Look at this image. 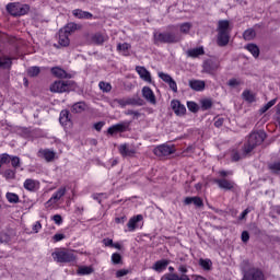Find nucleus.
<instances>
[{
  "instance_id": "nucleus-1",
  "label": "nucleus",
  "mask_w": 280,
  "mask_h": 280,
  "mask_svg": "<svg viewBox=\"0 0 280 280\" xmlns=\"http://www.w3.org/2000/svg\"><path fill=\"white\" fill-rule=\"evenodd\" d=\"M266 139V132L264 131H257L249 136L248 139V145L245 148L244 154H248V152H253V148L255 145H260V143H264ZM244 154H240L237 151H232V161H240Z\"/></svg>"
},
{
  "instance_id": "nucleus-2",
  "label": "nucleus",
  "mask_w": 280,
  "mask_h": 280,
  "mask_svg": "<svg viewBox=\"0 0 280 280\" xmlns=\"http://www.w3.org/2000/svg\"><path fill=\"white\" fill-rule=\"evenodd\" d=\"M231 28L229 27V21L222 20L219 21L218 24V43L221 47L224 45H229V32Z\"/></svg>"
},
{
  "instance_id": "nucleus-3",
  "label": "nucleus",
  "mask_w": 280,
  "mask_h": 280,
  "mask_svg": "<svg viewBox=\"0 0 280 280\" xmlns=\"http://www.w3.org/2000/svg\"><path fill=\"white\" fill-rule=\"evenodd\" d=\"M51 256L57 264H69L75 259L73 252L67 249H56Z\"/></svg>"
},
{
  "instance_id": "nucleus-4",
  "label": "nucleus",
  "mask_w": 280,
  "mask_h": 280,
  "mask_svg": "<svg viewBox=\"0 0 280 280\" xmlns=\"http://www.w3.org/2000/svg\"><path fill=\"white\" fill-rule=\"evenodd\" d=\"M182 38L180 33L165 32L154 34V39L158 43H179Z\"/></svg>"
},
{
  "instance_id": "nucleus-5",
  "label": "nucleus",
  "mask_w": 280,
  "mask_h": 280,
  "mask_svg": "<svg viewBox=\"0 0 280 280\" xmlns=\"http://www.w3.org/2000/svg\"><path fill=\"white\" fill-rule=\"evenodd\" d=\"M7 10L12 16H23L30 12V7L21 3H11L7 5Z\"/></svg>"
},
{
  "instance_id": "nucleus-6",
  "label": "nucleus",
  "mask_w": 280,
  "mask_h": 280,
  "mask_svg": "<svg viewBox=\"0 0 280 280\" xmlns=\"http://www.w3.org/2000/svg\"><path fill=\"white\" fill-rule=\"evenodd\" d=\"M67 194V187H60L51 197L50 199L45 203L46 208L49 209L51 207H56L60 200H62V197Z\"/></svg>"
},
{
  "instance_id": "nucleus-7",
  "label": "nucleus",
  "mask_w": 280,
  "mask_h": 280,
  "mask_svg": "<svg viewBox=\"0 0 280 280\" xmlns=\"http://www.w3.org/2000/svg\"><path fill=\"white\" fill-rule=\"evenodd\" d=\"M153 152L155 156H170V154H174L176 152V149L174 145L162 144L156 147Z\"/></svg>"
},
{
  "instance_id": "nucleus-8",
  "label": "nucleus",
  "mask_w": 280,
  "mask_h": 280,
  "mask_svg": "<svg viewBox=\"0 0 280 280\" xmlns=\"http://www.w3.org/2000/svg\"><path fill=\"white\" fill-rule=\"evenodd\" d=\"M159 78L161 80H163V82L168 84V86L173 93H178V85L176 84V81H174V79H172V77L170 74L164 73V72H159Z\"/></svg>"
},
{
  "instance_id": "nucleus-9",
  "label": "nucleus",
  "mask_w": 280,
  "mask_h": 280,
  "mask_svg": "<svg viewBox=\"0 0 280 280\" xmlns=\"http://www.w3.org/2000/svg\"><path fill=\"white\" fill-rule=\"evenodd\" d=\"M69 82L56 81L50 85L51 93H67L69 91Z\"/></svg>"
},
{
  "instance_id": "nucleus-10",
  "label": "nucleus",
  "mask_w": 280,
  "mask_h": 280,
  "mask_svg": "<svg viewBox=\"0 0 280 280\" xmlns=\"http://www.w3.org/2000/svg\"><path fill=\"white\" fill-rule=\"evenodd\" d=\"M243 280H265L264 272L258 269H250L244 273Z\"/></svg>"
},
{
  "instance_id": "nucleus-11",
  "label": "nucleus",
  "mask_w": 280,
  "mask_h": 280,
  "mask_svg": "<svg viewBox=\"0 0 280 280\" xmlns=\"http://www.w3.org/2000/svg\"><path fill=\"white\" fill-rule=\"evenodd\" d=\"M38 158L44 159L48 163L54 161L56 159V153L52 150L49 149H42L38 151Z\"/></svg>"
},
{
  "instance_id": "nucleus-12",
  "label": "nucleus",
  "mask_w": 280,
  "mask_h": 280,
  "mask_svg": "<svg viewBox=\"0 0 280 280\" xmlns=\"http://www.w3.org/2000/svg\"><path fill=\"white\" fill-rule=\"evenodd\" d=\"M171 107L174 110L175 115L183 116L187 113L185 105L180 104L179 101H172Z\"/></svg>"
},
{
  "instance_id": "nucleus-13",
  "label": "nucleus",
  "mask_w": 280,
  "mask_h": 280,
  "mask_svg": "<svg viewBox=\"0 0 280 280\" xmlns=\"http://www.w3.org/2000/svg\"><path fill=\"white\" fill-rule=\"evenodd\" d=\"M128 122H120L108 128V135H116V132H126L128 130Z\"/></svg>"
},
{
  "instance_id": "nucleus-14",
  "label": "nucleus",
  "mask_w": 280,
  "mask_h": 280,
  "mask_svg": "<svg viewBox=\"0 0 280 280\" xmlns=\"http://www.w3.org/2000/svg\"><path fill=\"white\" fill-rule=\"evenodd\" d=\"M188 85L192 91L202 92L205 91L206 83L202 80L192 79L188 82Z\"/></svg>"
},
{
  "instance_id": "nucleus-15",
  "label": "nucleus",
  "mask_w": 280,
  "mask_h": 280,
  "mask_svg": "<svg viewBox=\"0 0 280 280\" xmlns=\"http://www.w3.org/2000/svg\"><path fill=\"white\" fill-rule=\"evenodd\" d=\"M142 95L144 100L150 102V104H156V96H154V92L152 91V89L144 86L142 89Z\"/></svg>"
},
{
  "instance_id": "nucleus-16",
  "label": "nucleus",
  "mask_w": 280,
  "mask_h": 280,
  "mask_svg": "<svg viewBox=\"0 0 280 280\" xmlns=\"http://www.w3.org/2000/svg\"><path fill=\"white\" fill-rule=\"evenodd\" d=\"M40 188V183L35 179H26L24 182V189H27V191H37V189Z\"/></svg>"
},
{
  "instance_id": "nucleus-17",
  "label": "nucleus",
  "mask_w": 280,
  "mask_h": 280,
  "mask_svg": "<svg viewBox=\"0 0 280 280\" xmlns=\"http://www.w3.org/2000/svg\"><path fill=\"white\" fill-rule=\"evenodd\" d=\"M137 73L140 75L141 80L144 82H152V75L150 74V71L143 67H137L136 68Z\"/></svg>"
},
{
  "instance_id": "nucleus-18",
  "label": "nucleus",
  "mask_w": 280,
  "mask_h": 280,
  "mask_svg": "<svg viewBox=\"0 0 280 280\" xmlns=\"http://www.w3.org/2000/svg\"><path fill=\"white\" fill-rule=\"evenodd\" d=\"M113 106H120V108H124L126 106H130L132 104H136L135 98H121V100H115L113 101Z\"/></svg>"
},
{
  "instance_id": "nucleus-19",
  "label": "nucleus",
  "mask_w": 280,
  "mask_h": 280,
  "mask_svg": "<svg viewBox=\"0 0 280 280\" xmlns=\"http://www.w3.org/2000/svg\"><path fill=\"white\" fill-rule=\"evenodd\" d=\"M130 44L122 43L117 45V51L121 54V56H130Z\"/></svg>"
},
{
  "instance_id": "nucleus-20",
  "label": "nucleus",
  "mask_w": 280,
  "mask_h": 280,
  "mask_svg": "<svg viewBox=\"0 0 280 280\" xmlns=\"http://www.w3.org/2000/svg\"><path fill=\"white\" fill-rule=\"evenodd\" d=\"M167 266H170L168 260H159L153 265L152 268L155 270V272H163Z\"/></svg>"
},
{
  "instance_id": "nucleus-21",
  "label": "nucleus",
  "mask_w": 280,
  "mask_h": 280,
  "mask_svg": "<svg viewBox=\"0 0 280 280\" xmlns=\"http://www.w3.org/2000/svg\"><path fill=\"white\" fill-rule=\"evenodd\" d=\"M59 121L61 126H71V118L69 117L68 110H62L60 113Z\"/></svg>"
},
{
  "instance_id": "nucleus-22",
  "label": "nucleus",
  "mask_w": 280,
  "mask_h": 280,
  "mask_svg": "<svg viewBox=\"0 0 280 280\" xmlns=\"http://www.w3.org/2000/svg\"><path fill=\"white\" fill-rule=\"evenodd\" d=\"M203 55H205V48L202 47L191 48L187 51V56H189V58H198V56H203Z\"/></svg>"
},
{
  "instance_id": "nucleus-23",
  "label": "nucleus",
  "mask_w": 280,
  "mask_h": 280,
  "mask_svg": "<svg viewBox=\"0 0 280 280\" xmlns=\"http://www.w3.org/2000/svg\"><path fill=\"white\" fill-rule=\"evenodd\" d=\"M142 220H143V217L141 214H138L137 217L131 218L127 224L129 231H135V229H137L138 222H141Z\"/></svg>"
},
{
  "instance_id": "nucleus-24",
  "label": "nucleus",
  "mask_w": 280,
  "mask_h": 280,
  "mask_svg": "<svg viewBox=\"0 0 280 280\" xmlns=\"http://www.w3.org/2000/svg\"><path fill=\"white\" fill-rule=\"evenodd\" d=\"M72 14L75 16V19H93V14L80 9L73 10Z\"/></svg>"
},
{
  "instance_id": "nucleus-25",
  "label": "nucleus",
  "mask_w": 280,
  "mask_h": 280,
  "mask_svg": "<svg viewBox=\"0 0 280 280\" xmlns=\"http://www.w3.org/2000/svg\"><path fill=\"white\" fill-rule=\"evenodd\" d=\"M75 30H80V26H78L75 23H69L63 28H61L62 33L67 34L68 36H71Z\"/></svg>"
},
{
  "instance_id": "nucleus-26",
  "label": "nucleus",
  "mask_w": 280,
  "mask_h": 280,
  "mask_svg": "<svg viewBox=\"0 0 280 280\" xmlns=\"http://www.w3.org/2000/svg\"><path fill=\"white\" fill-rule=\"evenodd\" d=\"M119 152L122 156H132L135 154V149L129 148L128 144H122L119 147Z\"/></svg>"
},
{
  "instance_id": "nucleus-27",
  "label": "nucleus",
  "mask_w": 280,
  "mask_h": 280,
  "mask_svg": "<svg viewBox=\"0 0 280 280\" xmlns=\"http://www.w3.org/2000/svg\"><path fill=\"white\" fill-rule=\"evenodd\" d=\"M69 35L67 33H63L61 30L59 31V45L61 47H69Z\"/></svg>"
},
{
  "instance_id": "nucleus-28",
  "label": "nucleus",
  "mask_w": 280,
  "mask_h": 280,
  "mask_svg": "<svg viewBox=\"0 0 280 280\" xmlns=\"http://www.w3.org/2000/svg\"><path fill=\"white\" fill-rule=\"evenodd\" d=\"M215 183L219 185L221 189H233L234 185L233 182H229L226 179H217Z\"/></svg>"
},
{
  "instance_id": "nucleus-29",
  "label": "nucleus",
  "mask_w": 280,
  "mask_h": 280,
  "mask_svg": "<svg viewBox=\"0 0 280 280\" xmlns=\"http://www.w3.org/2000/svg\"><path fill=\"white\" fill-rule=\"evenodd\" d=\"M185 205H195V207H202V199L200 197H187Z\"/></svg>"
},
{
  "instance_id": "nucleus-30",
  "label": "nucleus",
  "mask_w": 280,
  "mask_h": 280,
  "mask_svg": "<svg viewBox=\"0 0 280 280\" xmlns=\"http://www.w3.org/2000/svg\"><path fill=\"white\" fill-rule=\"evenodd\" d=\"M45 68H40L37 66H33L31 68L27 69V73L31 78H36V75H38Z\"/></svg>"
},
{
  "instance_id": "nucleus-31",
  "label": "nucleus",
  "mask_w": 280,
  "mask_h": 280,
  "mask_svg": "<svg viewBox=\"0 0 280 280\" xmlns=\"http://www.w3.org/2000/svg\"><path fill=\"white\" fill-rule=\"evenodd\" d=\"M12 67V59L8 57H0V69H10Z\"/></svg>"
},
{
  "instance_id": "nucleus-32",
  "label": "nucleus",
  "mask_w": 280,
  "mask_h": 280,
  "mask_svg": "<svg viewBox=\"0 0 280 280\" xmlns=\"http://www.w3.org/2000/svg\"><path fill=\"white\" fill-rule=\"evenodd\" d=\"M246 49H247V51H249V54H252V56H254V58L259 57V47H257V45L249 44L246 46Z\"/></svg>"
},
{
  "instance_id": "nucleus-33",
  "label": "nucleus",
  "mask_w": 280,
  "mask_h": 280,
  "mask_svg": "<svg viewBox=\"0 0 280 280\" xmlns=\"http://www.w3.org/2000/svg\"><path fill=\"white\" fill-rule=\"evenodd\" d=\"M52 75H56V78H67V72L61 68H52L51 69Z\"/></svg>"
},
{
  "instance_id": "nucleus-34",
  "label": "nucleus",
  "mask_w": 280,
  "mask_h": 280,
  "mask_svg": "<svg viewBox=\"0 0 280 280\" xmlns=\"http://www.w3.org/2000/svg\"><path fill=\"white\" fill-rule=\"evenodd\" d=\"M83 110H86V104L80 102V103H75L72 106V113H83Z\"/></svg>"
},
{
  "instance_id": "nucleus-35",
  "label": "nucleus",
  "mask_w": 280,
  "mask_h": 280,
  "mask_svg": "<svg viewBox=\"0 0 280 280\" xmlns=\"http://www.w3.org/2000/svg\"><path fill=\"white\" fill-rule=\"evenodd\" d=\"M243 98L245 100V102L253 104V102H255V94L250 91H244Z\"/></svg>"
},
{
  "instance_id": "nucleus-36",
  "label": "nucleus",
  "mask_w": 280,
  "mask_h": 280,
  "mask_svg": "<svg viewBox=\"0 0 280 280\" xmlns=\"http://www.w3.org/2000/svg\"><path fill=\"white\" fill-rule=\"evenodd\" d=\"M190 30H191V23L186 22V23L179 24L180 34H189Z\"/></svg>"
},
{
  "instance_id": "nucleus-37",
  "label": "nucleus",
  "mask_w": 280,
  "mask_h": 280,
  "mask_svg": "<svg viewBox=\"0 0 280 280\" xmlns=\"http://www.w3.org/2000/svg\"><path fill=\"white\" fill-rule=\"evenodd\" d=\"M213 106V101L211 98H202L201 100V108L203 110H209Z\"/></svg>"
},
{
  "instance_id": "nucleus-38",
  "label": "nucleus",
  "mask_w": 280,
  "mask_h": 280,
  "mask_svg": "<svg viewBox=\"0 0 280 280\" xmlns=\"http://www.w3.org/2000/svg\"><path fill=\"white\" fill-rule=\"evenodd\" d=\"M243 36H244L245 40H253V38H255V36H257V33H255V30L249 28L244 32Z\"/></svg>"
},
{
  "instance_id": "nucleus-39",
  "label": "nucleus",
  "mask_w": 280,
  "mask_h": 280,
  "mask_svg": "<svg viewBox=\"0 0 280 280\" xmlns=\"http://www.w3.org/2000/svg\"><path fill=\"white\" fill-rule=\"evenodd\" d=\"M93 267L81 266L78 268V275H92Z\"/></svg>"
},
{
  "instance_id": "nucleus-40",
  "label": "nucleus",
  "mask_w": 280,
  "mask_h": 280,
  "mask_svg": "<svg viewBox=\"0 0 280 280\" xmlns=\"http://www.w3.org/2000/svg\"><path fill=\"white\" fill-rule=\"evenodd\" d=\"M98 86H100L101 91H103L104 93H110V91L113 89L110 83H106V82H100Z\"/></svg>"
},
{
  "instance_id": "nucleus-41",
  "label": "nucleus",
  "mask_w": 280,
  "mask_h": 280,
  "mask_svg": "<svg viewBox=\"0 0 280 280\" xmlns=\"http://www.w3.org/2000/svg\"><path fill=\"white\" fill-rule=\"evenodd\" d=\"M277 104V98H273L269 101L265 106L261 107L260 113H266L267 110H270L272 106Z\"/></svg>"
},
{
  "instance_id": "nucleus-42",
  "label": "nucleus",
  "mask_w": 280,
  "mask_h": 280,
  "mask_svg": "<svg viewBox=\"0 0 280 280\" xmlns=\"http://www.w3.org/2000/svg\"><path fill=\"white\" fill-rule=\"evenodd\" d=\"M161 280H180V277L178 273L170 272L164 275Z\"/></svg>"
},
{
  "instance_id": "nucleus-43",
  "label": "nucleus",
  "mask_w": 280,
  "mask_h": 280,
  "mask_svg": "<svg viewBox=\"0 0 280 280\" xmlns=\"http://www.w3.org/2000/svg\"><path fill=\"white\" fill-rule=\"evenodd\" d=\"M7 200L9 202L16 203V202H19V195H16L14 192H7Z\"/></svg>"
},
{
  "instance_id": "nucleus-44",
  "label": "nucleus",
  "mask_w": 280,
  "mask_h": 280,
  "mask_svg": "<svg viewBox=\"0 0 280 280\" xmlns=\"http://www.w3.org/2000/svg\"><path fill=\"white\" fill-rule=\"evenodd\" d=\"M104 40H106V37H104L102 34H95L93 36V43H96V45H102Z\"/></svg>"
},
{
  "instance_id": "nucleus-45",
  "label": "nucleus",
  "mask_w": 280,
  "mask_h": 280,
  "mask_svg": "<svg viewBox=\"0 0 280 280\" xmlns=\"http://www.w3.org/2000/svg\"><path fill=\"white\" fill-rule=\"evenodd\" d=\"M127 275H130L129 269H119L116 271V279H122V277H126Z\"/></svg>"
},
{
  "instance_id": "nucleus-46",
  "label": "nucleus",
  "mask_w": 280,
  "mask_h": 280,
  "mask_svg": "<svg viewBox=\"0 0 280 280\" xmlns=\"http://www.w3.org/2000/svg\"><path fill=\"white\" fill-rule=\"evenodd\" d=\"M10 161H12V156L3 153L0 155V163H2V165L10 163Z\"/></svg>"
},
{
  "instance_id": "nucleus-47",
  "label": "nucleus",
  "mask_w": 280,
  "mask_h": 280,
  "mask_svg": "<svg viewBox=\"0 0 280 280\" xmlns=\"http://www.w3.org/2000/svg\"><path fill=\"white\" fill-rule=\"evenodd\" d=\"M199 264L205 270H211V261L209 259H200Z\"/></svg>"
},
{
  "instance_id": "nucleus-48",
  "label": "nucleus",
  "mask_w": 280,
  "mask_h": 280,
  "mask_svg": "<svg viewBox=\"0 0 280 280\" xmlns=\"http://www.w3.org/2000/svg\"><path fill=\"white\" fill-rule=\"evenodd\" d=\"M8 242H10V235L5 232L0 233V244H8Z\"/></svg>"
},
{
  "instance_id": "nucleus-49",
  "label": "nucleus",
  "mask_w": 280,
  "mask_h": 280,
  "mask_svg": "<svg viewBox=\"0 0 280 280\" xmlns=\"http://www.w3.org/2000/svg\"><path fill=\"white\" fill-rule=\"evenodd\" d=\"M12 167H19L21 165V160L18 156H11Z\"/></svg>"
},
{
  "instance_id": "nucleus-50",
  "label": "nucleus",
  "mask_w": 280,
  "mask_h": 280,
  "mask_svg": "<svg viewBox=\"0 0 280 280\" xmlns=\"http://www.w3.org/2000/svg\"><path fill=\"white\" fill-rule=\"evenodd\" d=\"M112 261L113 264H119L121 261V255H119L118 253L113 254Z\"/></svg>"
},
{
  "instance_id": "nucleus-51",
  "label": "nucleus",
  "mask_w": 280,
  "mask_h": 280,
  "mask_svg": "<svg viewBox=\"0 0 280 280\" xmlns=\"http://www.w3.org/2000/svg\"><path fill=\"white\" fill-rule=\"evenodd\" d=\"M270 170H272V172H276V174H280V162L271 164Z\"/></svg>"
},
{
  "instance_id": "nucleus-52",
  "label": "nucleus",
  "mask_w": 280,
  "mask_h": 280,
  "mask_svg": "<svg viewBox=\"0 0 280 280\" xmlns=\"http://www.w3.org/2000/svg\"><path fill=\"white\" fill-rule=\"evenodd\" d=\"M187 106L191 110V113H196L198 110V104H196L195 102H188Z\"/></svg>"
},
{
  "instance_id": "nucleus-53",
  "label": "nucleus",
  "mask_w": 280,
  "mask_h": 280,
  "mask_svg": "<svg viewBox=\"0 0 280 280\" xmlns=\"http://www.w3.org/2000/svg\"><path fill=\"white\" fill-rule=\"evenodd\" d=\"M228 84L231 89H236V86H240V81L237 79H231Z\"/></svg>"
},
{
  "instance_id": "nucleus-54",
  "label": "nucleus",
  "mask_w": 280,
  "mask_h": 280,
  "mask_svg": "<svg viewBox=\"0 0 280 280\" xmlns=\"http://www.w3.org/2000/svg\"><path fill=\"white\" fill-rule=\"evenodd\" d=\"M52 220H54L55 224H57L58 226H60V224H62V217L60 214H55L52 217Z\"/></svg>"
},
{
  "instance_id": "nucleus-55",
  "label": "nucleus",
  "mask_w": 280,
  "mask_h": 280,
  "mask_svg": "<svg viewBox=\"0 0 280 280\" xmlns=\"http://www.w3.org/2000/svg\"><path fill=\"white\" fill-rule=\"evenodd\" d=\"M4 176H5V178L12 179V178H14L15 173L12 170H8V171H5Z\"/></svg>"
},
{
  "instance_id": "nucleus-56",
  "label": "nucleus",
  "mask_w": 280,
  "mask_h": 280,
  "mask_svg": "<svg viewBox=\"0 0 280 280\" xmlns=\"http://www.w3.org/2000/svg\"><path fill=\"white\" fill-rule=\"evenodd\" d=\"M40 229H43V225L40 224V222H35V224L33 225V233H38V231H40Z\"/></svg>"
},
{
  "instance_id": "nucleus-57",
  "label": "nucleus",
  "mask_w": 280,
  "mask_h": 280,
  "mask_svg": "<svg viewBox=\"0 0 280 280\" xmlns=\"http://www.w3.org/2000/svg\"><path fill=\"white\" fill-rule=\"evenodd\" d=\"M52 240L54 242H62V240H65V234H55Z\"/></svg>"
},
{
  "instance_id": "nucleus-58",
  "label": "nucleus",
  "mask_w": 280,
  "mask_h": 280,
  "mask_svg": "<svg viewBox=\"0 0 280 280\" xmlns=\"http://www.w3.org/2000/svg\"><path fill=\"white\" fill-rule=\"evenodd\" d=\"M248 240H250V235L248 234V232H243L242 233V242H248Z\"/></svg>"
},
{
  "instance_id": "nucleus-59",
  "label": "nucleus",
  "mask_w": 280,
  "mask_h": 280,
  "mask_svg": "<svg viewBox=\"0 0 280 280\" xmlns=\"http://www.w3.org/2000/svg\"><path fill=\"white\" fill-rule=\"evenodd\" d=\"M116 224H124L126 222V217H117L115 218Z\"/></svg>"
},
{
  "instance_id": "nucleus-60",
  "label": "nucleus",
  "mask_w": 280,
  "mask_h": 280,
  "mask_svg": "<svg viewBox=\"0 0 280 280\" xmlns=\"http://www.w3.org/2000/svg\"><path fill=\"white\" fill-rule=\"evenodd\" d=\"M95 130L100 131L102 128H104V122H97L94 125Z\"/></svg>"
},
{
  "instance_id": "nucleus-61",
  "label": "nucleus",
  "mask_w": 280,
  "mask_h": 280,
  "mask_svg": "<svg viewBox=\"0 0 280 280\" xmlns=\"http://www.w3.org/2000/svg\"><path fill=\"white\" fill-rule=\"evenodd\" d=\"M103 243L105 244V246H113V240L110 238H105Z\"/></svg>"
},
{
  "instance_id": "nucleus-62",
  "label": "nucleus",
  "mask_w": 280,
  "mask_h": 280,
  "mask_svg": "<svg viewBox=\"0 0 280 280\" xmlns=\"http://www.w3.org/2000/svg\"><path fill=\"white\" fill-rule=\"evenodd\" d=\"M178 271L182 272L183 275H187V267L185 266H179Z\"/></svg>"
},
{
  "instance_id": "nucleus-63",
  "label": "nucleus",
  "mask_w": 280,
  "mask_h": 280,
  "mask_svg": "<svg viewBox=\"0 0 280 280\" xmlns=\"http://www.w3.org/2000/svg\"><path fill=\"white\" fill-rule=\"evenodd\" d=\"M214 126L217 127V128H220V126H222V119H217L215 120V122H214Z\"/></svg>"
},
{
  "instance_id": "nucleus-64",
  "label": "nucleus",
  "mask_w": 280,
  "mask_h": 280,
  "mask_svg": "<svg viewBox=\"0 0 280 280\" xmlns=\"http://www.w3.org/2000/svg\"><path fill=\"white\" fill-rule=\"evenodd\" d=\"M179 280H190V279H189V276H187V275H182V276L179 277Z\"/></svg>"
}]
</instances>
